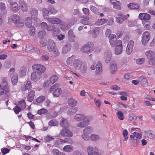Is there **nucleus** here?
Returning a JSON list of instances; mask_svg holds the SVG:
<instances>
[{"label":"nucleus","mask_w":155,"mask_h":155,"mask_svg":"<svg viewBox=\"0 0 155 155\" xmlns=\"http://www.w3.org/2000/svg\"><path fill=\"white\" fill-rule=\"evenodd\" d=\"M10 89L6 80L3 79L2 83L0 84V95L3 94L9 95Z\"/></svg>","instance_id":"1"},{"label":"nucleus","mask_w":155,"mask_h":155,"mask_svg":"<svg viewBox=\"0 0 155 155\" xmlns=\"http://www.w3.org/2000/svg\"><path fill=\"white\" fill-rule=\"evenodd\" d=\"M59 84L56 83L52 86L50 88V91H53V94L55 97H59L62 93V91L59 87Z\"/></svg>","instance_id":"2"},{"label":"nucleus","mask_w":155,"mask_h":155,"mask_svg":"<svg viewBox=\"0 0 155 155\" xmlns=\"http://www.w3.org/2000/svg\"><path fill=\"white\" fill-rule=\"evenodd\" d=\"M12 21L13 23L17 25L19 27H22L24 26L23 22L20 21V17L18 15L14 14L11 16Z\"/></svg>","instance_id":"3"},{"label":"nucleus","mask_w":155,"mask_h":155,"mask_svg":"<svg viewBox=\"0 0 155 155\" xmlns=\"http://www.w3.org/2000/svg\"><path fill=\"white\" fill-rule=\"evenodd\" d=\"M93 119V117L91 116H87V117L83 121L78 123L77 126L78 127L80 128H84L85 127L88 125L90 124V122Z\"/></svg>","instance_id":"4"},{"label":"nucleus","mask_w":155,"mask_h":155,"mask_svg":"<svg viewBox=\"0 0 155 155\" xmlns=\"http://www.w3.org/2000/svg\"><path fill=\"white\" fill-rule=\"evenodd\" d=\"M26 50L28 52H36L39 54L40 51L38 48L33 45L29 44L26 46Z\"/></svg>","instance_id":"5"},{"label":"nucleus","mask_w":155,"mask_h":155,"mask_svg":"<svg viewBox=\"0 0 155 155\" xmlns=\"http://www.w3.org/2000/svg\"><path fill=\"white\" fill-rule=\"evenodd\" d=\"M150 38V34L149 31H147L144 32L142 37V44L144 45H146L149 41Z\"/></svg>","instance_id":"6"},{"label":"nucleus","mask_w":155,"mask_h":155,"mask_svg":"<svg viewBox=\"0 0 155 155\" xmlns=\"http://www.w3.org/2000/svg\"><path fill=\"white\" fill-rule=\"evenodd\" d=\"M60 134L64 137H70L73 135L72 132L68 129H62Z\"/></svg>","instance_id":"7"},{"label":"nucleus","mask_w":155,"mask_h":155,"mask_svg":"<svg viewBox=\"0 0 155 155\" xmlns=\"http://www.w3.org/2000/svg\"><path fill=\"white\" fill-rule=\"evenodd\" d=\"M109 41L112 47H114L117 45L118 41L117 40L116 36L114 34H110L109 36Z\"/></svg>","instance_id":"8"},{"label":"nucleus","mask_w":155,"mask_h":155,"mask_svg":"<svg viewBox=\"0 0 155 155\" xmlns=\"http://www.w3.org/2000/svg\"><path fill=\"white\" fill-rule=\"evenodd\" d=\"M145 54L147 58L150 60V62H151V61H155V53L154 51L148 50L145 52ZM152 63L153 64H155V61L154 63L153 62Z\"/></svg>","instance_id":"9"},{"label":"nucleus","mask_w":155,"mask_h":155,"mask_svg":"<svg viewBox=\"0 0 155 155\" xmlns=\"http://www.w3.org/2000/svg\"><path fill=\"white\" fill-rule=\"evenodd\" d=\"M117 42L115 48V53L116 55H118L122 53L123 47L121 41L119 40Z\"/></svg>","instance_id":"10"},{"label":"nucleus","mask_w":155,"mask_h":155,"mask_svg":"<svg viewBox=\"0 0 155 155\" xmlns=\"http://www.w3.org/2000/svg\"><path fill=\"white\" fill-rule=\"evenodd\" d=\"M33 68L37 71V72L41 75L43 73H44L45 71V68L43 65L40 64H36L35 65L34 67L33 66Z\"/></svg>","instance_id":"11"},{"label":"nucleus","mask_w":155,"mask_h":155,"mask_svg":"<svg viewBox=\"0 0 155 155\" xmlns=\"http://www.w3.org/2000/svg\"><path fill=\"white\" fill-rule=\"evenodd\" d=\"M20 7L24 12H26L28 10L27 4L23 0H20L18 2Z\"/></svg>","instance_id":"12"},{"label":"nucleus","mask_w":155,"mask_h":155,"mask_svg":"<svg viewBox=\"0 0 155 155\" xmlns=\"http://www.w3.org/2000/svg\"><path fill=\"white\" fill-rule=\"evenodd\" d=\"M55 47V43L53 40L49 39L48 41L47 48L50 51H53Z\"/></svg>","instance_id":"13"},{"label":"nucleus","mask_w":155,"mask_h":155,"mask_svg":"<svg viewBox=\"0 0 155 155\" xmlns=\"http://www.w3.org/2000/svg\"><path fill=\"white\" fill-rule=\"evenodd\" d=\"M110 71L112 74H115L117 71V65L115 62H111L110 66Z\"/></svg>","instance_id":"14"},{"label":"nucleus","mask_w":155,"mask_h":155,"mask_svg":"<svg viewBox=\"0 0 155 155\" xmlns=\"http://www.w3.org/2000/svg\"><path fill=\"white\" fill-rule=\"evenodd\" d=\"M71 45L70 43H67L64 45L62 48V52L63 54H65L67 53L71 49Z\"/></svg>","instance_id":"15"},{"label":"nucleus","mask_w":155,"mask_h":155,"mask_svg":"<svg viewBox=\"0 0 155 155\" xmlns=\"http://www.w3.org/2000/svg\"><path fill=\"white\" fill-rule=\"evenodd\" d=\"M47 19L49 22L52 24H59L61 22L60 19L56 18H48Z\"/></svg>","instance_id":"16"},{"label":"nucleus","mask_w":155,"mask_h":155,"mask_svg":"<svg viewBox=\"0 0 155 155\" xmlns=\"http://www.w3.org/2000/svg\"><path fill=\"white\" fill-rule=\"evenodd\" d=\"M112 57L111 52L110 51L107 50L105 53V60L107 63H109Z\"/></svg>","instance_id":"17"},{"label":"nucleus","mask_w":155,"mask_h":155,"mask_svg":"<svg viewBox=\"0 0 155 155\" xmlns=\"http://www.w3.org/2000/svg\"><path fill=\"white\" fill-rule=\"evenodd\" d=\"M31 18L34 20L36 21L38 19V11L35 8H32L31 11Z\"/></svg>","instance_id":"18"},{"label":"nucleus","mask_w":155,"mask_h":155,"mask_svg":"<svg viewBox=\"0 0 155 155\" xmlns=\"http://www.w3.org/2000/svg\"><path fill=\"white\" fill-rule=\"evenodd\" d=\"M110 1L113 5L114 8L118 10L121 9L120 4L119 1L116 0H110Z\"/></svg>","instance_id":"19"},{"label":"nucleus","mask_w":155,"mask_h":155,"mask_svg":"<svg viewBox=\"0 0 155 155\" xmlns=\"http://www.w3.org/2000/svg\"><path fill=\"white\" fill-rule=\"evenodd\" d=\"M40 75L36 71L33 72L31 74V78L32 80L35 82L38 81L40 79Z\"/></svg>","instance_id":"20"},{"label":"nucleus","mask_w":155,"mask_h":155,"mask_svg":"<svg viewBox=\"0 0 155 155\" xmlns=\"http://www.w3.org/2000/svg\"><path fill=\"white\" fill-rule=\"evenodd\" d=\"M139 18L142 20H148L150 18V15L146 13H141L139 16Z\"/></svg>","instance_id":"21"},{"label":"nucleus","mask_w":155,"mask_h":155,"mask_svg":"<svg viewBox=\"0 0 155 155\" xmlns=\"http://www.w3.org/2000/svg\"><path fill=\"white\" fill-rule=\"evenodd\" d=\"M81 61L79 59H75L73 61V64L75 68L76 69L80 68L82 64Z\"/></svg>","instance_id":"22"},{"label":"nucleus","mask_w":155,"mask_h":155,"mask_svg":"<svg viewBox=\"0 0 155 155\" xmlns=\"http://www.w3.org/2000/svg\"><path fill=\"white\" fill-rule=\"evenodd\" d=\"M87 117V116H86L84 114H78L74 116V119L78 121H79L82 120H85Z\"/></svg>","instance_id":"23"},{"label":"nucleus","mask_w":155,"mask_h":155,"mask_svg":"<svg viewBox=\"0 0 155 155\" xmlns=\"http://www.w3.org/2000/svg\"><path fill=\"white\" fill-rule=\"evenodd\" d=\"M102 64L101 61L97 62L96 64V74H100L102 73Z\"/></svg>","instance_id":"24"},{"label":"nucleus","mask_w":155,"mask_h":155,"mask_svg":"<svg viewBox=\"0 0 155 155\" xmlns=\"http://www.w3.org/2000/svg\"><path fill=\"white\" fill-rule=\"evenodd\" d=\"M10 8L12 11L14 12H17L19 9L18 5L16 2H14L11 5Z\"/></svg>","instance_id":"25"},{"label":"nucleus","mask_w":155,"mask_h":155,"mask_svg":"<svg viewBox=\"0 0 155 155\" xmlns=\"http://www.w3.org/2000/svg\"><path fill=\"white\" fill-rule=\"evenodd\" d=\"M68 103L69 105L72 107L75 106L77 104V101L71 98L68 99Z\"/></svg>","instance_id":"26"},{"label":"nucleus","mask_w":155,"mask_h":155,"mask_svg":"<svg viewBox=\"0 0 155 155\" xmlns=\"http://www.w3.org/2000/svg\"><path fill=\"white\" fill-rule=\"evenodd\" d=\"M68 37L71 41L73 42L75 37V35L71 30H69L68 32Z\"/></svg>","instance_id":"27"},{"label":"nucleus","mask_w":155,"mask_h":155,"mask_svg":"<svg viewBox=\"0 0 155 155\" xmlns=\"http://www.w3.org/2000/svg\"><path fill=\"white\" fill-rule=\"evenodd\" d=\"M35 96V92L33 91H31L28 96V97L27 98V100L29 102H31L34 98V97Z\"/></svg>","instance_id":"28"},{"label":"nucleus","mask_w":155,"mask_h":155,"mask_svg":"<svg viewBox=\"0 0 155 155\" xmlns=\"http://www.w3.org/2000/svg\"><path fill=\"white\" fill-rule=\"evenodd\" d=\"M0 9L2 14H5L7 12L6 5L3 2L0 3Z\"/></svg>","instance_id":"29"},{"label":"nucleus","mask_w":155,"mask_h":155,"mask_svg":"<svg viewBox=\"0 0 155 155\" xmlns=\"http://www.w3.org/2000/svg\"><path fill=\"white\" fill-rule=\"evenodd\" d=\"M25 24L26 26L28 28L32 26L31 18L29 17H26L25 20Z\"/></svg>","instance_id":"30"},{"label":"nucleus","mask_w":155,"mask_h":155,"mask_svg":"<svg viewBox=\"0 0 155 155\" xmlns=\"http://www.w3.org/2000/svg\"><path fill=\"white\" fill-rule=\"evenodd\" d=\"M145 132L149 138L153 139L155 135L154 133L152 131L149 130L146 131Z\"/></svg>","instance_id":"31"},{"label":"nucleus","mask_w":155,"mask_h":155,"mask_svg":"<svg viewBox=\"0 0 155 155\" xmlns=\"http://www.w3.org/2000/svg\"><path fill=\"white\" fill-rule=\"evenodd\" d=\"M60 124L62 127L64 128H67L69 126L68 121L66 119L64 118H63L61 120Z\"/></svg>","instance_id":"32"},{"label":"nucleus","mask_w":155,"mask_h":155,"mask_svg":"<svg viewBox=\"0 0 155 155\" xmlns=\"http://www.w3.org/2000/svg\"><path fill=\"white\" fill-rule=\"evenodd\" d=\"M139 79L142 85L144 87L147 85L148 84L147 80L146 78H144V76H142L140 77Z\"/></svg>","instance_id":"33"},{"label":"nucleus","mask_w":155,"mask_h":155,"mask_svg":"<svg viewBox=\"0 0 155 155\" xmlns=\"http://www.w3.org/2000/svg\"><path fill=\"white\" fill-rule=\"evenodd\" d=\"M78 110V108L77 107L71 108L68 110L67 113L70 116L73 115L76 113Z\"/></svg>","instance_id":"34"},{"label":"nucleus","mask_w":155,"mask_h":155,"mask_svg":"<svg viewBox=\"0 0 155 155\" xmlns=\"http://www.w3.org/2000/svg\"><path fill=\"white\" fill-rule=\"evenodd\" d=\"M128 8L131 9H137L140 8V5L138 4H134V3H130L128 5Z\"/></svg>","instance_id":"35"},{"label":"nucleus","mask_w":155,"mask_h":155,"mask_svg":"<svg viewBox=\"0 0 155 155\" xmlns=\"http://www.w3.org/2000/svg\"><path fill=\"white\" fill-rule=\"evenodd\" d=\"M11 81L13 85L16 84L18 81V74L16 73L14 74L11 78Z\"/></svg>","instance_id":"36"},{"label":"nucleus","mask_w":155,"mask_h":155,"mask_svg":"<svg viewBox=\"0 0 155 155\" xmlns=\"http://www.w3.org/2000/svg\"><path fill=\"white\" fill-rule=\"evenodd\" d=\"M93 131V128L91 126H87L83 130V132H84L85 134H87L88 135L92 133Z\"/></svg>","instance_id":"37"},{"label":"nucleus","mask_w":155,"mask_h":155,"mask_svg":"<svg viewBox=\"0 0 155 155\" xmlns=\"http://www.w3.org/2000/svg\"><path fill=\"white\" fill-rule=\"evenodd\" d=\"M99 31L100 29L99 28H94L92 32V37L93 38H96L99 35Z\"/></svg>","instance_id":"38"},{"label":"nucleus","mask_w":155,"mask_h":155,"mask_svg":"<svg viewBox=\"0 0 155 155\" xmlns=\"http://www.w3.org/2000/svg\"><path fill=\"white\" fill-rule=\"evenodd\" d=\"M97 149L96 148H93L91 146H89L87 148V150L89 155H92L94 153V150H97Z\"/></svg>","instance_id":"39"},{"label":"nucleus","mask_w":155,"mask_h":155,"mask_svg":"<svg viewBox=\"0 0 155 155\" xmlns=\"http://www.w3.org/2000/svg\"><path fill=\"white\" fill-rule=\"evenodd\" d=\"M75 58V56L73 55L71 57H69L67 60V63L68 64L71 66L73 64V61Z\"/></svg>","instance_id":"40"},{"label":"nucleus","mask_w":155,"mask_h":155,"mask_svg":"<svg viewBox=\"0 0 155 155\" xmlns=\"http://www.w3.org/2000/svg\"><path fill=\"white\" fill-rule=\"evenodd\" d=\"M58 77L56 75L52 76L49 79L50 83L51 84H54L58 80Z\"/></svg>","instance_id":"41"},{"label":"nucleus","mask_w":155,"mask_h":155,"mask_svg":"<svg viewBox=\"0 0 155 155\" xmlns=\"http://www.w3.org/2000/svg\"><path fill=\"white\" fill-rule=\"evenodd\" d=\"M73 147L71 145H68L65 146L63 148L64 151L67 152H70L72 151Z\"/></svg>","instance_id":"42"},{"label":"nucleus","mask_w":155,"mask_h":155,"mask_svg":"<svg viewBox=\"0 0 155 155\" xmlns=\"http://www.w3.org/2000/svg\"><path fill=\"white\" fill-rule=\"evenodd\" d=\"M89 18L88 17L84 18L80 21L84 25H90V23L88 21Z\"/></svg>","instance_id":"43"},{"label":"nucleus","mask_w":155,"mask_h":155,"mask_svg":"<svg viewBox=\"0 0 155 155\" xmlns=\"http://www.w3.org/2000/svg\"><path fill=\"white\" fill-rule=\"evenodd\" d=\"M88 50L89 48H87L86 45L82 46L81 49V50L82 52L86 53L87 54H89L91 52V51H89Z\"/></svg>","instance_id":"44"},{"label":"nucleus","mask_w":155,"mask_h":155,"mask_svg":"<svg viewBox=\"0 0 155 155\" xmlns=\"http://www.w3.org/2000/svg\"><path fill=\"white\" fill-rule=\"evenodd\" d=\"M90 139L92 141H96L99 140L100 138L99 135L95 134H92L90 136Z\"/></svg>","instance_id":"45"},{"label":"nucleus","mask_w":155,"mask_h":155,"mask_svg":"<svg viewBox=\"0 0 155 155\" xmlns=\"http://www.w3.org/2000/svg\"><path fill=\"white\" fill-rule=\"evenodd\" d=\"M78 70H81L83 73H85L87 70V66L84 64H82L81 67Z\"/></svg>","instance_id":"46"},{"label":"nucleus","mask_w":155,"mask_h":155,"mask_svg":"<svg viewBox=\"0 0 155 155\" xmlns=\"http://www.w3.org/2000/svg\"><path fill=\"white\" fill-rule=\"evenodd\" d=\"M28 28H29V32L30 35L31 36L34 35L35 34V27L34 26H32L30 27H28Z\"/></svg>","instance_id":"47"},{"label":"nucleus","mask_w":155,"mask_h":155,"mask_svg":"<svg viewBox=\"0 0 155 155\" xmlns=\"http://www.w3.org/2000/svg\"><path fill=\"white\" fill-rule=\"evenodd\" d=\"M46 32L44 31H39L38 33V35L39 38L42 39L46 35Z\"/></svg>","instance_id":"48"},{"label":"nucleus","mask_w":155,"mask_h":155,"mask_svg":"<svg viewBox=\"0 0 155 155\" xmlns=\"http://www.w3.org/2000/svg\"><path fill=\"white\" fill-rule=\"evenodd\" d=\"M86 45L87 46L89 51H91V52L93 51L94 49V45L93 43L91 42H88Z\"/></svg>","instance_id":"49"},{"label":"nucleus","mask_w":155,"mask_h":155,"mask_svg":"<svg viewBox=\"0 0 155 155\" xmlns=\"http://www.w3.org/2000/svg\"><path fill=\"white\" fill-rule=\"evenodd\" d=\"M43 15L45 18L46 19L47 18V16L49 14V12L47 8H44L42 9Z\"/></svg>","instance_id":"50"},{"label":"nucleus","mask_w":155,"mask_h":155,"mask_svg":"<svg viewBox=\"0 0 155 155\" xmlns=\"http://www.w3.org/2000/svg\"><path fill=\"white\" fill-rule=\"evenodd\" d=\"M90 10L94 13L97 14V15L99 14V13L98 12V9L93 5H91L90 7Z\"/></svg>","instance_id":"51"},{"label":"nucleus","mask_w":155,"mask_h":155,"mask_svg":"<svg viewBox=\"0 0 155 155\" xmlns=\"http://www.w3.org/2000/svg\"><path fill=\"white\" fill-rule=\"evenodd\" d=\"M116 114L118 118L120 120H123L124 119L123 114L121 111H118L116 113Z\"/></svg>","instance_id":"52"},{"label":"nucleus","mask_w":155,"mask_h":155,"mask_svg":"<svg viewBox=\"0 0 155 155\" xmlns=\"http://www.w3.org/2000/svg\"><path fill=\"white\" fill-rule=\"evenodd\" d=\"M18 104L23 109H25L26 107L25 101L24 100L19 102Z\"/></svg>","instance_id":"53"},{"label":"nucleus","mask_w":155,"mask_h":155,"mask_svg":"<svg viewBox=\"0 0 155 155\" xmlns=\"http://www.w3.org/2000/svg\"><path fill=\"white\" fill-rule=\"evenodd\" d=\"M49 11L51 14L54 15L56 14L58 12L57 10L53 7H50L49 8Z\"/></svg>","instance_id":"54"},{"label":"nucleus","mask_w":155,"mask_h":155,"mask_svg":"<svg viewBox=\"0 0 155 155\" xmlns=\"http://www.w3.org/2000/svg\"><path fill=\"white\" fill-rule=\"evenodd\" d=\"M145 61L144 58H138L136 60V62L138 64H143Z\"/></svg>","instance_id":"55"},{"label":"nucleus","mask_w":155,"mask_h":155,"mask_svg":"<svg viewBox=\"0 0 155 155\" xmlns=\"http://www.w3.org/2000/svg\"><path fill=\"white\" fill-rule=\"evenodd\" d=\"M150 25V23L148 21L145 22L143 24V26L144 28L147 30H150L151 28V27Z\"/></svg>","instance_id":"56"},{"label":"nucleus","mask_w":155,"mask_h":155,"mask_svg":"<svg viewBox=\"0 0 155 155\" xmlns=\"http://www.w3.org/2000/svg\"><path fill=\"white\" fill-rule=\"evenodd\" d=\"M20 74H21L22 75L24 76L26 73V69L25 67H22L20 68Z\"/></svg>","instance_id":"57"},{"label":"nucleus","mask_w":155,"mask_h":155,"mask_svg":"<svg viewBox=\"0 0 155 155\" xmlns=\"http://www.w3.org/2000/svg\"><path fill=\"white\" fill-rule=\"evenodd\" d=\"M49 125L51 126H54L58 125V122L56 120H52L49 122Z\"/></svg>","instance_id":"58"},{"label":"nucleus","mask_w":155,"mask_h":155,"mask_svg":"<svg viewBox=\"0 0 155 155\" xmlns=\"http://www.w3.org/2000/svg\"><path fill=\"white\" fill-rule=\"evenodd\" d=\"M54 51L51 53V55L53 56L56 57L58 55L59 52L58 49L56 48L54 50Z\"/></svg>","instance_id":"59"},{"label":"nucleus","mask_w":155,"mask_h":155,"mask_svg":"<svg viewBox=\"0 0 155 155\" xmlns=\"http://www.w3.org/2000/svg\"><path fill=\"white\" fill-rule=\"evenodd\" d=\"M47 112V110L46 109L43 108L38 110L37 114L40 115H41L46 113Z\"/></svg>","instance_id":"60"},{"label":"nucleus","mask_w":155,"mask_h":155,"mask_svg":"<svg viewBox=\"0 0 155 155\" xmlns=\"http://www.w3.org/2000/svg\"><path fill=\"white\" fill-rule=\"evenodd\" d=\"M13 110L16 114H18L21 110V108L19 106H17L14 107Z\"/></svg>","instance_id":"61"},{"label":"nucleus","mask_w":155,"mask_h":155,"mask_svg":"<svg viewBox=\"0 0 155 155\" xmlns=\"http://www.w3.org/2000/svg\"><path fill=\"white\" fill-rule=\"evenodd\" d=\"M82 137L83 139L86 140H87L89 139V135L87 134H85L84 132H83Z\"/></svg>","instance_id":"62"},{"label":"nucleus","mask_w":155,"mask_h":155,"mask_svg":"<svg viewBox=\"0 0 155 155\" xmlns=\"http://www.w3.org/2000/svg\"><path fill=\"white\" fill-rule=\"evenodd\" d=\"M25 90H29L31 88V83L30 81L27 82L25 85Z\"/></svg>","instance_id":"63"},{"label":"nucleus","mask_w":155,"mask_h":155,"mask_svg":"<svg viewBox=\"0 0 155 155\" xmlns=\"http://www.w3.org/2000/svg\"><path fill=\"white\" fill-rule=\"evenodd\" d=\"M107 21V20L103 18L99 20L97 22L98 25H101L105 23H106Z\"/></svg>","instance_id":"64"}]
</instances>
